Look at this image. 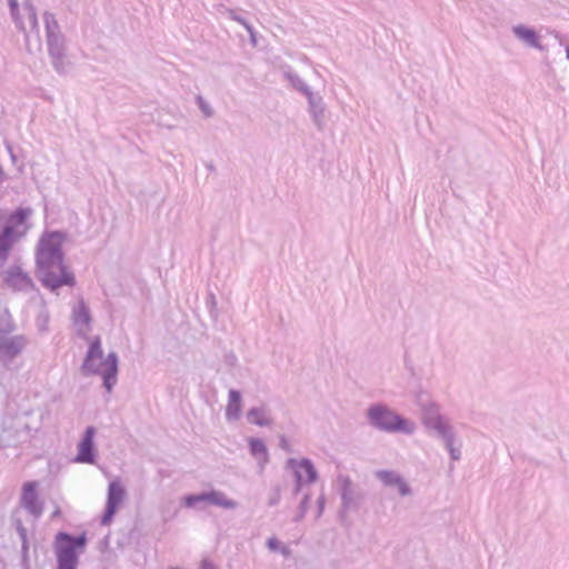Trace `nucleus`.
<instances>
[{
    "label": "nucleus",
    "instance_id": "nucleus-46",
    "mask_svg": "<svg viewBox=\"0 0 569 569\" xmlns=\"http://www.w3.org/2000/svg\"><path fill=\"white\" fill-rule=\"evenodd\" d=\"M3 177H4V172H3L2 168L0 167V179L2 180Z\"/></svg>",
    "mask_w": 569,
    "mask_h": 569
},
{
    "label": "nucleus",
    "instance_id": "nucleus-17",
    "mask_svg": "<svg viewBox=\"0 0 569 569\" xmlns=\"http://www.w3.org/2000/svg\"><path fill=\"white\" fill-rule=\"evenodd\" d=\"M512 33L513 36L525 44H527L530 48H535L538 50H542V46L540 42V37L536 32L533 28L527 27L525 24H517L512 27Z\"/></svg>",
    "mask_w": 569,
    "mask_h": 569
},
{
    "label": "nucleus",
    "instance_id": "nucleus-7",
    "mask_svg": "<svg viewBox=\"0 0 569 569\" xmlns=\"http://www.w3.org/2000/svg\"><path fill=\"white\" fill-rule=\"evenodd\" d=\"M421 422L426 429L433 431L436 435L450 428L448 419L440 412V407L433 401L421 402Z\"/></svg>",
    "mask_w": 569,
    "mask_h": 569
},
{
    "label": "nucleus",
    "instance_id": "nucleus-32",
    "mask_svg": "<svg viewBox=\"0 0 569 569\" xmlns=\"http://www.w3.org/2000/svg\"><path fill=\"white\" fill-rule=\"evenodd\" d=\"M49 325V313L47 310L41 311L37 317V327L39 331L46 332Z\"/></svg>",
    "mask_w": 569,
    "mask_h": 569
},
{
    "label": "nucleus",
    "instance_id": "nucleus-35",
    "mask_svg": "<svg viewBox=\"0 0 569 569\" xmlns=\"http://www.w3.org/2000/svg\"><path fill=\"white\" fill-rule=\"evenodd\" d=\"M246 30L248 31L249 33V39H250V44L254 48L258 46V39H257V32L256 30L253 29V27L250 24V26H247Z\"/></svg>",
    "mask_w": 569,
    "mask_h": 569
},
{
    "label": "nucleus",
    "instance_id": "nucleus-31",
    "mask_svg": "<svg viewBox=\"0 0 569 569\" xmlns=\"http://www.w3.org/2000/svg\"><path fill=\"white\" fill-rule=\"evenodd\" d=\"M10 10H11V16H12L17 27L21 31H24L26 30V26H24L23 21L19 17V13H18L19 10H18V4H17L16 0L10 1Z\"/></svg>",
    "mask_w": 569,
    "mask_h": 569
},
{
    "label": "nucleus",
    "instance_id": "nucleus-44",
    "mask_svg": "<svg viewBox=\"0 0 569 569\" xmlns=\"http://www.w3.org/2000/svg\"><path fill=\"white\" fill-rule=\"evenodd\" d=\"M19 531H20V533H21V536H22V538H23V540H24V539H26L24 528L20 526V527H19Z\"/></svg>",
    "mask_w": 569,
    "mask_h": 569
},
{
    "label": "nucleus",
    "instance_id": "nucleus-20",
    "mask_svg": "<svg viewBox=\"0 0 569 569\" xmlns=\"http://www.w3.org/2000/svg\"><path fill=\"white\" fill-rule=\"evenodd\" d=\"M249 450L251 456L257 459L261 469H263L269 461V453L266 443L261 439L250 438Z\"/></svg>",
    "mask_w": 569,
    "mask_h": 569
},
{
    "label": "nucleus",
    "instance_id": "nucleus-33",
    "mask_svg": "<svg viewBox=\"0 0 569 569\" xmlns=\"http://www.w3.org/2000/svg\"><path fill=\"white\" fill-rule=\"evenodd\" d=\"M227 13H228V18H229V19H231V20H233V21H236V22L240 23L241 26H243V27H244V29L247 28V26H250V23H249L244 18H242L241 16H239L234 10L229 9V10L227 11Z\"/></svg>",
    "mask_w": 569,
    "mask_h": 569
},
{
    "label": "nucleus",
    "instance_id": "nucleus-45",
    "mask_svg": "<svg viewBox=\"0 0 569 569\" xmlns=\"http://www.w3.org/2000/svg\"><path fill=\"white\" fill-rule=\"evenodd\" d=\"M301 60H302L305 63H310V60H309V58H308L307 56H303V57L301 58Z\"/></svg>",
    "mask_w": 569,
    "mask_h": 569
},
{
    "label": "nucleus",
    "instance_id": "nucleus-2",
    "mask_svg": "<svg viewBox=\"0 0 569 569\" xmlns=\"http://www.w3.org/2000/svg\"><path fill=\"white\" fill-rule=\"evenodd\" d=\"M83 376H100L103 387L111 392L117 383L118 376V356L114 351L104 357L100 337H94L88 348L83 363L81 366Z\"/></svg>",
    "mask_w": 569,
    "mask_h": 569
},
{
    "label": "nucleus",
    "instance_id": "nucleus-3",
    "mask_svg": "<svg viewBox=\"0 0 569 569\" xmlns=\"http://www.w3.org/2000/svg\"><path fill=\"white\" fill-rule=\"evenodd\" d=\"M33 210L30 207H18L6 219L0 230V264H4L14 243L22 240L31 229L30 219Z\"/></svg>",
    "mask_w": 569,
    "mask_h": 569
},
{
    "label": "nucleus",
    "instance_id": "nucleus-12",
    "mask_svg": "<svg viewBox=\"0 0 569 569\" xmlns=\"http://www.w3.org/2000/svg\"><path fill=\"white\" fill-rule=\"evenodd\" d=\"M46 40L53 69L60 74L64 73L67 70L64 36L59 34Z\"/></svg>",
    "mask_w": 569,
    "mask_h": 569
},
{
    "label": "nucleus",
    "instance_id": "nucleus-21",
    "mask_svg": "<svg viewBox=\"0 0 569 569\" xmlns=\"http://www.w3.org/2000/svg\"><path fill=\"white\" fill-rule=\"evenodd\" d=\"M247 419L250 423L259 427H269L272 425V419L264 407H253L247 412Z\"/></svg>",
    "mask_w": 569,
    "mask_h": 569
},
{
    "label": "nucleus",
    "instance_id": "nucleus-14",
    "mask_svg": "<svg viewBox=\"0 0 569 569\" xmlns=\"http://www.w3.org/2000/svg\"><path fill=\"white\" fill-rule=\"evenodd\" d=\"M72 323L80 337H86L91 329V315L83 299L72 308Z\"/></svg>",
    "mask_w": 569,
    "mask_h": 569
},
{
    "label": "nucleus",
    "instance_id": "nucleus-10",
    "mask_svg": "<svg viewBox=\"0 0 569 569\" xmlns=\"http://www.w3.org/2000/svg\"><path fill=\"white\" fill-rule=\"evenodd\" d=\"M2 279L4 284L13 291H29L34 287L29 273L18 264L8 267L2 272Z\"/></svg>",
    "mask_w": 569,
    "mask_h": 569
},
{
    "label": "nucleus",
    "instance_id": "nucleus-15",
    "mask_svg": "<svg viewBox=\"0 0 569 569\" xmlns=\"http://www.w3.org/2000/svg\"><path fill=\"white\" fill-rule=\"evenodd\" d=\"M96 429L90 426L84 430L83 437L78 445L77 462L93 463L96 459L93 438Z\"/></svg>",
    "mask_w": 569,
    "mask_h": 569
},
{
    "label": "nucleus",
    "instance_id": "nucleus-38",
    "mask_svg": "<svg viewBox=\"0 0 569 569\" xmlns=\"http://www.w3.org/2000/svg\"><path fill=\"white\" fill-rule=\"evenodd\" d=\"M449 455H450V458L453 460V461H458L461 459V442H458L457 445V448L448 451Z\"/></svg>",
    "mask_w": 569,
    "mask_h": 569
},
{
    "label": "nucleus",
    "instance_id": "nucleus-16",
    "mask_svg": "<svg viewBox=\"0 0 569 569\" xmlns=\"http://www.w3.org/2000/svg\"><path fill=\"white\" fill-rule=\"evenodd\" d=\"M308 101V111L316 128L322 131L326 127V103L323 98L312 92L306 97Z\"/></svg>",
    "mask_w": 569,
    "mask_h": 569
},
{
    "label": "nucleus",
    "instance_id": "nucleus-37",
    "mask_svg": "<svg viewBox=\"0 0 569 569\" xmlns=\"http://www.w3.org/2000/svg\"><path fill=\"white\" fill-rule=\"evenodd\" d=\"M279 447L284 450L286 452H291L292 449H291V446L289 443V440L287 439L286 436L281 435L279 437Z\"/></svg>",
    "mask_w": 569,
    "mask_h": 569
},
{
    "label": "nucleus",
    "instance_id": "nucleus-24",
    "mask_svg": "<svg viewBox=\"0 0 569 569\" xmlns=\"http://www.w3.org/2000/svg\"><path fill=\"white\" fill-rule=\"evenodd\" d=\"M43 21H44V26H46V38H51V37L62 34V32L60 30V26H59L53 13L44 12Z\"/></svg>",
    "mask_w": 569,
    "mask_h": 569
},
{
    "label": "nucleus",
    "instance_id": "nucleus-30",
    "mask_svg": "<svg viewBox=\"0 0 569 569\" xmlns=\"http://www.w3.org/2000/svg\"><path fill=\"white\" fill-rule=\"evenodd\" d=\"M196 101H197L199 109L201 110V112L203 113V116L206 118H210L213 116V109L201 96H198L196 98Z\"/></svg>",
    "mask_w": 569,
    "mask_h": 569
},
{
    "label": "nucleus",
    "instance_id": "nucleus-19",
    "mask_svg": "<svg viewBox=\"0 0 569 569\" xmlns=\"http://www.w3.org/2000/svg\"><path fill=\"white\" fill-rule=\"evenodd\" d=\"M241 393L236 389H230L228 393V403L226 407V419L228 421H237L241 417Z\"/></svg>",
    "mask_w": 569,
    "mask_h": 569
},
{
    "label": "nucleus",
    "instance_id": "nucleus-26",
    "mask_svg": "<svg viewBox=\"0 0 569 569\" xmlns=\"http://www.w3.org/2000/svg\"><path fill=\"white\" fill-rule=\"evenodd\" d=\"M437 436L443 441V445L448 451L457 448L459 441L456 439V433L452 426Z\"/></svg>",
    "mask_w": 569,
    "mask_h": 569
},
{
    "label": "nucleus",
    "instance_id": "nucleus-39",
    "mask_svg": "<svg viewBox=\"0 0 569 569\" xmlns=\"http://www.w3.org/2000/svg\"><path fill=\"white\" fill-rule=\"evenodd\" d=\"M317 505H318L317 518H319L322 515L323 509H325V496L323 495H320L318 497Z\"/></svg>",
    "mask_w": 569,
    "mask_h": 569
},
{
    "label": "nucleus",
    "instance_id": "nucleus-42",
    "mask_svg": "<svg viewBox=\"0 0 569 569\" xmlns=\"http://www.w3.org/2000/svg\"><path fill=\"white\" fill-rule=\"evenodd\" d=\"M278 551L280 553H282L283 556H289L290 555V549L287 546H284V545H281Z\"/></svg>",
    "mask_w": 569,
    "mask_h": 569
},
{
    "label": "nucleus",
    "instance_id": "nucleus-4",
    "mask_svg": "<svg viewBox=\"0 0 569 569\" xmlns=\"http://www.w3.org/2000/svg\"><path fill=\"white\" fill-rule=\"evenodd\" d=\"M370 427L386 433H403L411 436L417 430L415 421L407 419L382 402L372 403L366 411Z\"/></svg>",
    "mask_w": 569,
    "mask_h": 569
},
{
    "label": "nucleus",
    "instance_id": "nucleus-47",
    "mask_svg": "<svg viewBox=\"0 0 569 569\" xmlns=\"http://www.w3.org/2000/svg\"><path fill=\"white\" fill-rule=\"evenodd\" d=\"M566 56H567V59L569 60V48H567V50H566Z\"/></svg>",
    "mask_w": 569,
    "mask_h": 569
},
{
    "label": "nucleus",
    "instance_id": "nucleus-43",
    "mask_svg": "<svg viewBox=\"0 0 569 569\" xmlns=\"http://www.w3.org/2000/svg\"><path fill=\"white\" fill-rule=\"evenodd\" d=\"M59 516H60V509H59V508H57V509L52 512V516H51V517H52V518H57V517H59Z\"/></svg>",
    "mask_w": 569,
    "mask_h": 569
},
{
    "label": "nucleus",
    "instance_id": "nucleus-8",
    "mask_svg": "<svg viewBox=\"0 0 569 569\" xmlns=\"http://www.w3.org/2000/svg\"><path fill=\"white\" fill-rule=\"evenodd\" d=\"M27 346V338L22 335H0V363L7 367L18 357Z\"/></svg>",
    "mask_w": 569,
    "mask_h": 569
},
{
    "label": "nucleus",
    "instance_id": "nucleus-18",
    "mask_svg": "<svg viewBox=\"0 0 569 569\" xmlns=\"http://www.w3.org/2000/svg\"><path fill=\"white\" fill-rule=\"evenodd\" d=\"M341 495V505L343 511H348L355 507L356 491L351 479L347 476H340L338 478Z\"/></svg>",
    "mask_w": 569,
    "mask_h": 569
},
{
    "label": "nucleus",
    "instance_id": "nucleus-40",
    "mask_svg": "<svg viewBox=\"0 0 569 569\" xmlns=\"http://www.w3.org/2000/svg\"><path fill=\"white\" fill-rule=\"evenodd\" d=\"M6 149H7L8 153H9V156H10V159H11L12 163L16 164L17 163V156H16V153L13 151L12 146L10 143H6Z\"/></svg>",
    "mask_w": 569,
    "mask_h": 569
},
{
    "label": "nucleus",
    "instance_id": "nucleus-5",
    "mask_svg": "<svg viewBox=\"0 0 569 569\" xmlns=\"http://www.w3.org/2000/svg\"><path fill=\"white\" fill-rule=\"evenodd\" d=\"M87 545L86 533L77 537L68 532H58L54 540V553L57 569H77L79 563V550Z\"/></svg>",
    "mask_w": 569,
    "mask_h": 569
},
{
    "label": "nucleus",
    "instance_id": "nucleus-9",
    "mask_svg": "<svg viewBox=\"0 0 569 569\" xmlns=\"http://www.w3.org/2000/svg\"><path fill=\"white\" fill-rule=\"evenodd\" d=\"M37 488V481L26 482L20 498L21 507L34 519L40 518L43 512V502L39 498Z\"/></svg>",
    "mask_w": 569,
    "mask_h": 569
},
{
    "label": "nucleus",
    "instance_id": "nucleus-36",
    "mask_svg": "<svg viewBox=\"0 0 569 569\" xmlns=\"http://www.w3.org/2000/svg\"><path fill=\"white\" fill-rule=\"evenodd\" d=\"M282 543L276 537H271L267 540V547L271 551H278Z\"/></svg>",
    "mask_w": 569,
    "mask_h": 569
},
{
    "label": "nucleus",
    "instance_id": "nucleus-23",
    "mask_svg": "<svg viewBox=\"0 0 569 569\" xmlns=\"http://www.w3.org/2000/svg\"><path fill=\"white\" fill-rule=\"evenodd\" d=\"M208 503L226 509H236L238 507V502L236 500L228 498L224 492L219 490H211L208 492Z\"/></svg>",
    "mask_w": 569,
    "mask_h": 569
},
{
    "label": "nucleus",
    "instance_id": "nucleus-41",
    "mask_svg": "<svg viewBox=\"0 0 569 569\" xmlns=\"http://www.w3.org/2000/svg\"><path fill=\"white\" fill-rule=\"evenodd\" d=\"M200 569H218L211 561L204 559L201 561Z\"/></svg>",
    "mask_w": 569,
    "mask_h": 569
},
{
    "label": "nucleus",
    "instance_id": "nucleus-6",
    "mask_svg": "<svg viewBox=\"0 0 569 569\" xmlns=\"http://www.w3.org/2000/svg\"><path fill=\"white\" fill-rule=\"evenodd\" d=\"M286 467L292 471L295 477V495L301 491L303 485L313 483L318 479L317 469L313 462L308 458H290L287 460Z\"/></svg>",
    "mask_w": 569,
    "mask_h": 569
},
{
    "label": "nucleus",
    "instance_id": "nucleus-1",
    "mask_svg": "<svg viewBox=\"0 0 569 569\" xmlns=\"http://www.w3.org/2000/svg\"><path fill=\"white\" fill-rule=\"evenodd\" d=\"M66 240L67 233L63 231H46L37 244V274L42 286L51 292H57L63 286L76 284L74 273L64 262L62 244Z\"/></svg>",
    "mask_w": 569,
    "mask_h": 569
},
{
    "label": "nucleus",
    "instance_id": "nucleus-34",
    "mask_svg": "<svg viewBox=\"0 0 569 569\" xmlns=\"http://www.w3.org/2000/svg\"><path fill=\"white\" fill-rule=\"evenodd\" d=\"M280 500H281L280 488L276 487L268 499V506L274 507V506L279 505Z\"/></svg>",
    "mask_w": 569,
    "mask_h": 569
},
{
    "label": "nucleus",
    "instance_id": "nucleus-28",
    "mask_svg": "<svg viewBox=\"0 0 569 569\" xmlns=\"http://www.w3.org/2000/svg\"><path fill=\"white\" fill-rule=\"evenodd\" d=\"M309 502H310V495L309 493H306L302 498V500L300 501V505H299V508H298V512L295 517V521L299 522L301 521L306 513H307V510H308V507H309Z\"/></svg>",
    "mask_w": 569,
    "mask_h": 569
},
{
    "label": "nucleus",
    "instance_id": "nucleus-25",
    "mask_svg": "<svg viewBox=\"0 0 569 569\" xmlns=\"http://www.w3.org/2000/svg\"><path fill=\"white\" fill-rule=\"evenodd\" d=\"M22 10L26 14V18L28 20V23L31 28V30H34L37 33L39 32V23H38V16H37V9L31 2H24L22 4Z\"/></svg>",
    "mask_w": 569,
    "mask_h": 569
},
{
    "label": "nucleus",
    "instance_id": "nucleus-29",
    "mask_svg": "<svg viewBox=\"0 0 569 569\" xmlns=\"http://www.w3.org/2000/svg\"><path fill=\"white\" fill-rule=\"evenodd\" d=\"M13 330V325L10 319V315L6 312L0 317V335H6Z\"/></svg>",
    "mask_w": 569,
    "mask_h": 569
},
{
    "label": "nucleus",
    "instance_id": "nucleus-22",
    "mask_svg": "<svg viewBox=\"0 0 569 569\" xmlns=\"http://www.w3.org/2000/svg\"><path fill=\"white\" fill-rule=\"evenodd\" d=\"M283 77L295 90L299 91L305 97L311 96L313 92L307 82L302 80L296 72H293L290 67H287L283 70Z\"/></svg>",
    "mask_w": 569,
    "mask_h": 569
},
{
    "label": "nucleus",
    "instance_id": "nucleus-27",
    "mask_svg": "<svg viewBox=\"0 0 569 569\" xmlns=\"http://www.w3.org/2000/svg\"><path fill=\"white\" fill-rule=\"evenodd\" d=\"M183 505L188 508L196 507L199 502H208V492H202L199 495H188L183 497Z\"/></svg>",
    "mask_w": 569,
    "mask_h": 569
},
{
    "label": "nucleus",
    "instance_id": "nucleus-13",
    "mask_svg": "<svg viewBox=\"0 0 569 569\" xmlns=\"http://www.w3.org/2000/svg\"><path fill=\"white\" fill-rule=\"evenodd\" d=\"M375 477L379 479L383 486L396 488L401 497L412 495V489L407 480L395 470H377Z\"/></svg>",
    "mask_w": 569,
    "mask_h": 569
},
{
    "label": "nucleus",
    "instance_id": "nucleus-11",
    "mask_svg": "<svg viewBox=\"0 0 569 569\" xmlns=\"http://www.w3.org/2000/svg\"><path fill=\"white\" fill-rule=\"evenodd\" d=\"M126 496V490L123 486L118 480H113L109 483L108 487V496H107V505L104 512L101 517V525L108 526L111 523L114 513L117 512L118 507L122 502Z\"/></svg>",
    "mask_w": 569,
    "mask_h": 569
}]
</instances>
